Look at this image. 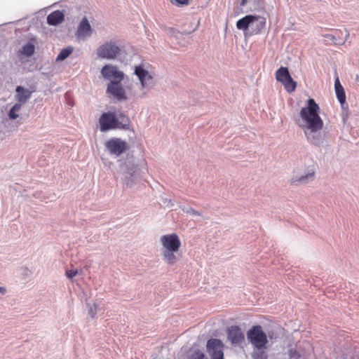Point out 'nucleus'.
Wrapping results in <instances>:
<instances>
[{"instance_id": "nucleus-1", "label": "nucleus", "mask_w": 359, "mask_h": 359, "mask_svg": "<svg viewBox=\"0 0 359 359\" xmlns=\"http://www.w3.org/2000/svg\"><path fill=\"white\" fill-rule=\"evenodd\" d=\"M320 107L313 98L307 101V105L300 110L297 124L301 128L304 134L310 139V135L321 130L324 123L319 115Z\"/></svg>"}, {"instance_id": "nucleus-2", "label": "nucleus", "mask_w": 359, "mask_h": 359, "mask_svg": "<svg viewBox=\"0 0 359 359\" xmlns=\"http://www.w3.org/2000/svg\"><path fill=\"white\" fill-rule=\"evenodd\" d=\"M102 75L111 81L108 83L107 93L118 101L126 100L130 97H136V95L130 93L129 97L121 83L124 79V74L116 66L106 65L101 70Z\"/></svg>"}, {"instance_id": "nucleus-3", "label": "nucleus", "mask_w": 359, "mask_h": 359, "mask_svg": "<svg viewBox=\"0 0 359 359\" xmlns=\"http://www.w3.org/2000/svg\"><path fill=\"white\" fill-rule=\"evenodd\" d=\"M100 128L102 132L114 129H128L129 118L123 113L116 114L114 112H104L99 119Z\"/></svg>"}, {"instance_id": "nucleus-4", "label": "nucleus", "mask_w": 359, "mask_h": 359, "mask_svg": "<svg viewBox=\"0 0 359 359\" xmlns=\"http://www.w3.org/2000/svg\"><path fill=\"white\" fill-rule=\"evenodd\" d=\"M161 243L163 246L162 255L165 262L169 265L175 264L177 261L175 255L180 248L181 241L176 233H170L161 236Z\"/></svg>"}, {"instance_id": "nucleus-5", "label": "nucleus", "mask_w": 359, "mask_h": 359, "mask_svg": "<svg viewBox=\"0 0 359 359\" xmlns=\"http://www.w3.org/2000/svg\"><path fill=\"white\" fill-rule=\"evenodd\" d=\"M266 20L260 15H248L238 20L236 22V27L244 32L250 27V34L257 35L261 34L265 28Z\"/></svg>"}, {"instance_id": "nucleus-6", "label": "nucleus", "mask_w": 359, "mask_h": 359, "mask_svg": "<svg viewBox=\"0 0 359 359\" xmlns=\"http://www.w3.org/2000/svg\"><path fill=\"white\" fill-rule=\"evenodd\" d=\"M247 337L252 347H266L269 342L267 335L261 325H254L248 330Z\"/></svg>"}, {"instance_id": "nucleus-7", "label": "nucleus", "mask_w": 359, "mask_h": 359, "mask_svg": "<svg viewBox=\"0 0 359 359\" xmlns=\"http://www.w3.org/2000/svg\"><path fill=\"white\" fill-rule=\"evenodd\" d=\"M276 79L283 85L287 92L290 93L295 90L297 83L291 77L287 67H280L276 72Z\"/></svg>"}, {"instance_id": "nucleus-8", "label": "nucleus", "mask_w": 359, "mask_h": 359, "mask_svg": "<svg viewBox=\"0 0 359 359\" xmlns=\"http://www.w3.org/2000/svg\"><path fill=\"white\" fill-rule=\"evenodd\" d=\"M105 147L111 155L116 156L121 155L128 149L127 142L117 137H113L107 141Z\"/></svg>"}, {"instance_id": "nucleus-9", "label": "nucleus", "mask_w": 359, "mask_h": 359, "mask_svg": "<svg viewBox=\"0 0 359 359\" xmlns=\"http://www.w3.org/2000/svg\"><path fill=\"white\" fill-rule=\"evenodd\" d=\"M134 73L137 76L142 88H147L154 85L155 74L145 69L142 65L135 66Z\"/></svg>"}, {"instance_id": "nucleus-10", "label": "nucleus", "mask_w": 359, "mask_h": 359, "mask_svg": "<svg viewBox=\"0 0 359 359\" xmlns=\"http://www.w3.org/2000/svg\"><path fill=\"white\" fill-rule=\"evenodd\" d=\"M120 51V48L115 43L107 42L97 48V54L101 58L114 59Z\"/></svg>"}, {"instance_id": "nucleus-11", "label": "nucleus", "mask_w": 359, "mask_h": 359, "mask_svg": "<svg viewBox=\"0 0 359 359\" xmlns=\"http://www.w3.org/2000/svg\"><path fill=\"white\" fill-rule=\"evenodd\" d=\"M224 344L221 340L210 339L207 342V351L211 359H224Z\"/></svg>"}, {"instance_id": "nucleus-12", "label": "nucleus", "mask_w": 359, "mask_h": 359, "mask_svg": "<svg viewBox=\"0 0 359 359\" xmlns=\"http://www.w3.org/2000/svg\"><path fill=\"white\" fill-rule=\"evenodd\" d=\"M227 338L232 344H239L244 341L245 334L238 326L234 325L228 328Z\"/></svg>"}, {"instance_id": "nucleus-13", "label": "nucleus", "mask_w": 359, "mask_h": 359, "mask_svg": "<svg viewBox=\"0 0 359 359\" xmlns=\"http://www.w3.org/2000/svg\"><path fill=\"white\" fill-rule=\"evenodd\" d=\"M91 34V26L88 22V19L86 18H83L78 27L76 34V36L79 39H85L88 36H90Z\"/></svg>"}, {"instance_id": "nucleus-14", "label": "nucleus", "mask_w": 359, "mask_h": 359, "mask_svg": "<svg viewBox=\"0 0 359 359\" xmlns=\"http://www.w3.org/2000/svg\"><path fill=\"white\" fill-rule=\"evenodd\" d=\"M15 99L17 100V104H21V106L27 102V101L31 97L32 91H30L22 86H17Z\"/></svg>"}, {"instance_id": "nucleus-15", "label": "nucleus", "mask_w": 359, "mask_h": 359, "mask_svg": "<svg viewBox=\"0 0 359 359\" xmlns=\"http://www.w3.org/2000/svg\"><path fill=\"white\" fill-rule=\"evenodd\" d=\"M64 14L60 11H55L47 17V22L50 25H57L64 20Z\"/></svg>"}, {"instance_id": "nucleus-16", "label": "nucleus", "mask_w": 359, "mask_h": 359, "mask_svg": "<svg viewBox=\"0 0 359 359\" xmlns=\"http://www.w3.org/2000/svg\"><path fill=\"white\" fill-rule=\"evenodd\" d=\"M334 88L339 103L343 105L346 102V94L343 86L341 85L338 77L334 81Z\"/></svg>"}, {"instance_id": "nucleus-17", "label": "nucleus", "mask_w": 359, "mask_h": 359, "mask_svg": "<svg viewBox=\"0 0 359 359\" xmlns=\"http://www.w3.org/2000/svg\"><path fill=\"white\" fill-rule=\"evenodd\" d=\"M266 349L267 346L266 347H253L252 352V359H268Z\"/></svg>"}, {"instance_id": "nucleus-18", "label": "nucleus", "mask_w": 359, "mask_h": 359, "mask_svg": "<svg viewBox=\"0 0 359 359\" xmlns=\"http://www.w3.org/2000/svg\"><path fill=\"white\" fill-rule=\"evenodd\" d=\"M341 32L339 30H336L334 34H324L323 36L325 38L327 41H332L334 44L339 45L344 42V39L337 40V37L339 36Z\"/></svg>"}, {"instance_id": "nucleus-19", "label": "nucleus", "mask_w": 359, "mask_h": 359, "mask_svg": "<svg viewBox=\"0 0 359 359\" xmlns=\"http://www.w3.org/2000/svg\"><path fill=\"white\" fill-rule=\"evenodd\" d=\"M73 48L72 47H68L66 48H63L61 50L58 55L57 56V61H62L66 59L69 55L72 53Z\"/></svg>"}, {"instance_id": "nucleus-20", "label": "nucleus", "mask_w": 359, "mask_h": 359, "mask_svg": "<svg viewBox=\"0 0 359 359\" xmlns=\"http://www.w3.org/2000/svg\"><path fill=\"white\" fill-rule=\"evenodd\" d=\"M21 104L15 103L8 112L9 118L11 120L17 118L19 116L18 111L21 109Z\"/></svg>"}, {"instance_id": "nucleus-21", "label": "nucleus", "mask_w": 359, "mask_h": 359, "mask_svg": "<svg viewBox=\"0 0 359 359\" xmlns=\"http://www.w3.org/2000/svg\"><path fill=\"white\" fill-rule=\"evenodd\" d=\"M34 46L31 43H28L23 46L22 53L29 57L34 54Z\"/></svg>"}, {"instance_id": "nucleus-22", "label": "nucleus", "mask_w": 359, "mask_h": 359, "mask_svg": "<svg viewBox=\"0 0 359 359\" xmlns=\"http://www.w3.org/2000/svg\"><path fill=\"white\" fill-rule=\"evenodd\" d=\"M314 175H315V172L313 170L312 172H309L306 175L300 177L298 180H297L295 181L293 180V182H302V183L306 182L308 180H313L314 178Z\"/></svg>"}, {"instance_id": "nucleus-23", "label": "nucleus", "mask_w": 359, "mask_h": 359, "mask_svg": "<svg viewBox=\"0 0 359 359\" xmlns=\"http://www.w3.org/2000/svg\"><path fill=\"white\" fill-rule=\"evenodd\" d=\"M170 2L177 7H183L189 5L190 0H170Z\"/></svg>"}, {"instance_id": "nucleus-24", "label": "nucleus", "mask_w": 359, "mask_h": 359, "mask_svg": "<svg viewBox=\"0 0 359 359\" xmlns=\"http://www.w3.org/2000/svg\"><path fill=\"white\" fill-rule=\"evenodd\" d=\"M189 359H207V358L202 351L196 350L191 355Z\"/></svg>"}, {"instance_id": "nucleus-25", "label": "nucleus", "mask_w": 359, "mask_h": 359, "mask_svg": "<svg viewBox=\"0 0 359 359\" xmlns=\"http://www.w3.org/2000/svg\"><path fill=\"white\" fill-rule=\"evenodd\" d=\"M289 356L291 359H299L301 355L299 352L293 348L289 350Z\"/></svg>"}, {"instance_id": "nucleus-26", "label": "nucleus", "mask_w": 359, "mask_h": 359, "mask_svg": "<svg viewBox=\"0 0 359 359\" xmlns=\"http://www.w3.org/2000/svg\"><path fill=\"white\" fill-rule=\"evenodd\" d=\"M97 307L98 306L97 304H94L91 307H90L88 313L92 318H95L96 316Z\"/></svg>"}, {"instance_id": "nucleus-27", "label": "nucleus", "mask_w": 359, "mask_h": 359, "mask_svg": "<svg viewBox=\"0 0 359 359\" xmlns=\"http://www.w3.org/2000/svg\"><path fill=\"white\" fill-rule=\"evenodd\" d=\"M79 274V272L77 270H67L66 271V276L69 278H72L76 275Z\"/></svg>"}, {"instance_id": "nucleus-28", "label": "nucleus", "mask_w": 359, "mask_h": 359, "mask_svg": "<svg viewBox=\"0 0 359 359\" xmlns=\"http://www.w3.org/2000/svg\"><path fill=\"white\" fill-rule=\"evenodd\" d=\"M6 288H5V287H0V292H1V294H5V293H6Z\"/></svg>"}, {"instance_id": "nucleus-29", "label": "nucleus", "mask_w": 359, "mask_h": 359, "mask_svg": "<svg viewBox=\"0 0 359 359\" xmlns=\"http://www.w3.org/2000/svg\"><path fill=\"white\" fill-rule=\"evenodd\" d=\"M248 3V0H241V6H244Z\"/></svg>"}, {"instance_id": "nucleus-30", "label": "nucleus", "mask_w": 359, "mask_h": 359, "mask_svg": "<svg viewBox=\"0 0 359 359\" xmlns=\"http://www.w3.org/2000/svg\"><path fill=\"white\" fill-rule=\"evenodd\" d=\"M311 142H312L313 144H316V140H315L313 138L311 140Z\"/></svg>"}, {"instance_id": "nucleus-31", "label": "nucleus", "mask_w": 359, "mask_h": 359, "mask_svg": "<svg viewBox=\"0 0 359 359\" xmlns=\"http://www.w3.org/2000/svg\"><path fill=\"white\" fill-rule=\"evenodd\" d=\"M193 213H194V215H198V213L195 210H193Z\"/></svg>"}]
</instances>
